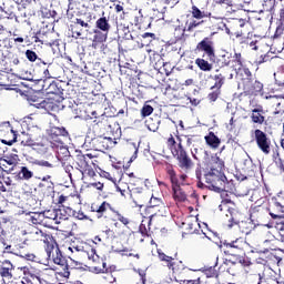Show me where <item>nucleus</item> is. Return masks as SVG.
<instances>
[{
    "label": "nucleus",
    "instance_id": "25",
    "mask_svg": "<svg viewBox=\"0 0 284 284\" xmlns=\"http://www.w3.org/2000/svg\"><path fill=\"white\" fill-rule=\"evenodd\" d=\"M191 12H192V17L194 19H205L207 17H212L211 12L201 11V9H199V7H196V6L192 7V11Z\"/></svg>",
    "mask_w": 284,
    "mask_h": 284
},
{
    "label": "nucleus",
    "instance_id": "47",
    "mask_svg": "<svg viewBox=\"0 0 284 284\" xmlns=\"http://www.w3.org/2000/svg\"><path fill=\"white\" fill-rule=\"evenodd\" d=\"M234 63L239 65V70H243V61H241V53H235L234 54Z\"/></svg>",
    "mask_w": 284,
    "mask_h": 284
},
{
    "label": "nucleus",
    "instance_id": "20",
    "mask_svg": "<svg viewBox=\"0 0 284 284\" xmlns=\"http://www.w3.org/2000/svg\"><path fill=\"white\" fill-rule=\"evenodd\" d=\"M29 237L32 239V241H42V243H48V239H50V235L43 233V231L36 229L31 233H29Z\"/></svg>",
    "mask_w": 284,
    "mask_h": 284
},
{
    "label": "nucleus",
    "instance_id": "27",
    "mask_svg": "<svg viewBox=\"0 0 284 284\" xmlns=\"http://www.w3.org/2000/svg\"><path fill=\"white\" fill-rule=\"evenodd\" d=\"M18 176L22 181H30V179H32V176H34V173L32 171L28 170V166H21Z\"/></svg>",
    "mask_w": 284,
    "mask_h": 284
},
{
    "label": "nucleus",
    "instance_id": "24",
    "mask_svg": "<svg viewBox=\"0 0 284 284\" xmlns=\"http://www.w3.org/2000/svg\"><path fill=\"white\" fill-rule=\"evenodd\" d=\"M213 81H215L214 85L211 87V90L217 89L221 90L223 85H225V75L223 73H217L212 77Z\"/></svg>",
    "mask_w": 284,
    "mask_h": 284
},
{
    "label": "nucleus",
    "instance_id": "32",
    "mask_svg": "<svg viewBox=\"0 0 284 284\" xmlns=\"http://www.w3.org/2000/svg\"><path fill=\"white\" fill-rule=\"evenodd\" d=\"M258 92H263V83L260 81H253L251 91H248L247 94H258Z\"/></svg>",
    "mask_w": 284,
    "mask_h": 284
},
{
    "label": "nucleus",
    "instance_id": "34",
    "mask_svg": "<svg viewBox=\"0 0 284 284\" xmlns=\"http://www.w3.org/2000/svg\"><path fill=\"white\" fill-rule=\"evenodd\" d=\"M221 97V89H211V92L207 94V99L211 103L216 102Z\"/></svg>",
    "mask_w": 284,
    "mask_h": 284
},
{
    "label": "nucleus",
    "instance_id": "22",
    "mask_svg": "<svg viewBox=\"0 0 284 284\" xmlns=\"http://www.w3.org/2000/svg\"><path fill=\"white\" fill-rule=\"evenodd\" d=\"M91 210H92V212L98 213V219H102L104 212H108V210H111V212H112V210H114V209L112 207V205H110V203L103 202L100 206H97L95 209H94V206H92Z\"/></svg>",
    "mask_w": 284,
    "mask_h": 284
},
{
    "label": "nucleus",
    "instance_id": "35",
    "mask_svg": "<svg viewBox=\"0 0 284 284\" xmlns=\"http://www.w3.org/2000/svg\"><path fill=\"white\" fill-rule=\"evenodd\" d=\"M141 116L142 119H145L148 116H150V114H152V112H154V108L148 103H145L142 109H141Z\"/></svg>",
    "mask_w": 284,
    "mask_h": 284
},
{
    "label": "nucleus",
    "instance_id": "38",
    "mask_svg": "<svg viewBox=\"0 0 284 284\" xmlns=\"http://www.w3.org/2000/svg\"><path fill=\"white\" fill-rule=\"evenodd\" d=\"M274 79H275V83H276V85H278V88H284V73L283 72L274 73Z\"/></svg>",
    "mask_w": 284,
    "mask_h": 284
},
{
    "label": "nucleus",
    "instance_id": "30",
    "mask_svg": "<svg viewBox=\"0 0 284 284\" xmlns=\"http://www.w3.org/2000/svg\"><path fill=\"white\" fill-rule=\"evenodd\" d=\"M199 156H200V159H202V163L207 165L213 155L209 151H206L204 149H200L199 150Z\"/></svg>",
    "mask_w": 284,
    "mask_h": 284
},
{
    "label": "nucleus",
    "instance_id": "21",
    "mask_svg": "<svg viewBox=\"0 0 284 284\" xmlns=\"http://www.w3.org/2000/svg\"><path fill=\"white\" fill-rule=\"evenodd\" d=\"M205 142L212 148L213 150H216L219 145H221V139L214 134V132H210L207 135H205Z\"/></svg>",
    "mask_w": 284,
    "mask_h": 284
},
{
    "label": "nucleus",
    "instance_id": "23",
    "mask_svg": "<svg viewBox=\"0 0 284 284\" xmlns=\"http://www.w3.org/2000/svg\"><path fill=\"white\" fill-rule=\"evenodd\" d=\"M145 125L150 132H156V130H159V125H161V119H159V116L150 118L145 121Z\"/></svg>",
    "mask_w": 284,
    "mask_h": 284
},
{
    "label": "nucleus",
    "instance_id": "40",
    "mask_svg": "<svg viewBox=\"0 0 284 284\" xmlns=\"http://www.w3.org/2000/svg\"><path fill=\"white\" fill-rule=\"evenodd\" d=\"M93 272H95V274H105V272H108V264L102 262V266H94Z\"/></svg>",
    "mask_w": 284,
    "mask_h": 284
},
{
    "label": "nucleus",
    "instance_id": "5",
    "mask_svg": "<svg viewBox=\"0 0 284 284\" xmlns=\"http://www.w3.org/2000/svg\"><path fill=\"white\" fill-rule=\"evenodd\" d=\"M19 165V155L11 153L0 158V172L10 174Z\"/></svg>",
    "mask_w": 284,
    "mask_h": 284
},
{
    "label": "nucleus",
    "instance_id": "29",
    "mask_svg": "<svg viewBox=\"0 0 284 284\" xmlns=\"http://www.w3.org/2000/svg\"><path fill=\"white\" fill-rule=\"evenodd\" d=\"M40 14L43 19H54V17H57V11L41 7Z\"/></svg>",
    "mask_w": 284,
    "mask_h": 284
},
{
    "label": "nucleus",
    "instance_id": "62",
    "mask_svg": "<svg viewBox=\"0 0 284 284\" xmlns=\"http://www.w3.org/2000/svg\"><path fill=\"white\" fill-rule=\"evenodd\" d=\"M247 45H250V48H252V50H258V47H256V41H252V40H248V43Z\"/></svg>",
    "mask_w": 284,
    "mask_h": 284
},
{
    "label": "nucleus",
    "instance_id": "43",
    "mask_svg": "<svg viewBox=\"0 0 284 284\" xmlns=\"http://www.w3.org/2000/svg\"><path fill=\"white\" fill-rule=\"evenodd\" d=\"M258 282L257 284H270V278L265 275V271L257 274Z\"/></svg>",
    "mask_w": 284,
    "mask_h": 284
},
{
    "label": "nucleus",
    "instance_id": "8",
    "mask_svg": "<svg viewBox=\"0 0 284 284\" xmlns=\"http://www.w3.org/2000/svg\"><path fill=\"white\" fill-rule=\"evenodd\" d=\"M50 148L55 152L58 161H63V159L70 156V150H68V146H64L61 139L55 140V142H50Z\"/></svg>",
    "mask_w": 284,
    "mask_h": 284
},
{
    "label": "nucleus",
    "instance_id": "41",
    "mask_svg": "<svg viewBox=\"0 0 284 284\" xmlns=\"http://www.w3.org/2000/svg\"><path fill=\"white\" fill-rule=\"evenodd\" d=\"M245 34L243 31L235 32L236 39H240V43H245L246 45L250 43V38L243 37Z\"/></svg>",
    "mask_w": 284,
    "mask_h": 284
},
{
    "label": "nucleus",
    "instance_id": "15",
    "mask_svg": "<svg viewBox=\"0 0 284 284\" xmlns=\"http://www.w3.org/2000/svg\"><path fill=\"white\" fill-rule=\"evenodd\" d=\"M12 270H14V265L10 263V261H4L0 265V275L2 278H7V281H10L12 278Z\"/></svg>",
    "mask_w": 284,
    "mask_h": 284
},
{
    "label": "nucleus",
    "instance_id": "14",
    "mask_svg": "<svg viewBox=\"0 0 284 284\" xmlns=\"http://www.w3.org/2000/svg\"><path fill=\"white\" fill-rule=\"evenodd\" d=\"M58 212V223H61V221H68L70 216L74 215V211L70 206L65 205H59V209H57Z\"/></svg>",
    "mask_w": 284,
    "mask_h": 284
},
{
    "label": "nucleus",
    "instance_id": "18",
    "mask_svg": "<svg viewBox=\"0 0 284 284\" xmlns=\"http://www.w3.org/2000/svg\"><path fill=\"white\" fill-rule=\"evenodd\" d=\"M93 32L92 48H97L99 43H105L108 41V33L99 30H94Z\"/></svg>",
    "mask_w": 284,
    "mask_h": 284
},
{
    "label": "nucleus",
    "instance_id": "59",
    "mask_svg": "<svg viewBox=\"0 0 284 284\" xmlns=\"http://www.w3.org/2000/svg\"><path fill=\"white\" fill-rule=\"evenodd\" d=\"M18 6H28L31 0H13Z\"/></svg>",
    "mask_w": 284,
    "mask_h": 284
},
{
    "label": "nucleus",
    "instance_id": "50",
    "mask_svg": "<svg viewBox=\"0 0 284 284\" xmlns=\"http://www.w3.org/2000/svg\"><path fill=\"white\" fill-rule=\"evenodd\" d=\"M132 146L134 148V154L129 160V163H132V161H136V156L139 154V146H136V143H132Z\"/></svg>",
    "mask_w": 284,
    "mask_h": 284
},
{
    "label": "nucleus",
    "instance_id": "19",
    "mask_svg": "<svg viewBox=\"0 0 284 284\" xmlns=\"http://www.w3.org/2000/svg\"><path fill=\"white\" fill-rule=\"evenodd\" d=\"M95 27L98 30H101V32H104L108 34L110 32L112 26H110V20L105 17H102L95 21Z\"/></svg>",
    "mask_w": 284,
    "mask_h": 284
},
{
    "label": "nucleus",
    "instance_id": "39",
    "mask_svg": "<svg viewBox=\"0 0 284 284\" xmlns=\"http://www.w3.org/2000/svg\"><path fill=\"white\" fill-rule=\"evenodd\" d=\"M113 214L118 217V221L122 223L123 225H130V220L125 216H123L119 211L112 210Z\"/></svg>",
    "mask_w": 284,
    "mask_h": 284
},
{
    "label": "nucleus",
    "instance_id": "3",
    "mask_svg": "<svg viewBox=\"0 0 284 284\" xmlns=\"http://www.w3.org/2000/svg\"><path fill=\"white\" fill-rule=\"evenodd\" d=\"M168 174L172 183L173 199L175 201H179L180 203H183V201L187 200V195L185 194V192H183V189H181V186L179 185V178L176 176V172L170 169L168 171Z\"/></svg>",
    "mask_w": 284,
    "mask_h": 284
},
{
    "label": "nucleus",
    "instance_id": "36",
    "mask_svg": "<svg viewBox=\"0 0 284 284\" xmlns=\"http://www.w3.org/2000/svg\"><path fill=\"white\" fill-rule=\"evenodd\" d=\"M38 152L42 155L50 154V152H52V148L50 146V142L48 144H38Z\"/></svg>",
    "mask_w": 284,
    "mask_h": 284
},
{
    "label": "nucleus",
    "instance_id": "48",
    "mask_svg": "<svg viewBox=\"0 0 284 284\" xmlns=\"http://www.w3.org/2000/svg\"><path fill=\"white\" fill-rule=\"evenodd\" d=\"M247 23V20L245 19H235L234 24L236 28H245V24Z\"/></svg>",
    "mask_w": 284,
    "mask_h": 284
},
{
    "label": "nucleus",
    "instance_id": "13",
    "mask_svg": "<svg viewBox=\"0 0 284 284\" xmlns=\"http://www.w3.org/2000/svg\"><path fill=\"white\" fill-rule=\"evenodd\" d=\"M48 134L52 141L50 143H54L58 141V139H61L60 136H68V130L63 126H51L48 130Z\"/></svg>",
    "mask_w": 284,
    "mask_h": 284
},
{
    "label": "nucleus",
    "instance_id": "4",
    "mask_svg": "<svg viewBox=\"0 0 284 284\" xmlns=\"http://www.w3.org/2000/svg\"><path fill=\"white\" fill-rule=\"evenodd\" d=\"M159 258L163 263H165L166 267L172 271V274L174 276H179L183 270H185V265H183V262H174V257L168 256L165 253L159 252Z\"/></svg>",
    "mask_w": 284,
    "mask_h": 284
},
{
    "label": "nucleus",
    "instance_id": "26",
    "mask_svg": "<svg viewBox=\"0 0 284 284\" xmlns=\"http://www.w3.org/2000/svg\"><path fill=\"white\" fill-rule=\"evenodd\" d=\"M195 63L203 72H212L213 65L212 63L207 62V60L197 58Z\"/></svg>",
    "mask_w": 284,
    "mask_h": 284
},
{
    "label": "nucleus",
    "instance_id": "45",
    "mask_svg": "<svg viewBox=\"0 0 284 284\" xmlns=\"http://www.w3.org/2000/svg\"><path fill=\"white\" fill-rule=\"evenodd\" d=\"M214 3L217 6H225L226 8H232L233 1L232 0H213Z\"/></svg>",
    "mask_w": 284,
    "mask_h": 284
},
{
    "label": "nucleus",
    "instance_id": "61",
    "mask_svg": "<svg viewBox=\"0 0 284 284\" xmlns=\"http://www.w3.org/2000/svg\"><path fill=\"white\" fill-rule=\"evenodd\" d=\"M75 219H79V221H83V220L88 219V216H85V214H83V212H78L75 215Z\"/></svg>",
    "mask_w": 284,
    "mask_h": 284
},
{
    "label": "nucleus",
    "instance_id": "10",
    "mask_svg": "<svg viewBox=\"0 0 284 284\" xmlns=\"http://www.w3.org/2000/svg\"><path fill=\"white\" fill-rule=\"evenodd\" d=\"M50 179H52V176L45 175L38 185L40 192H43L47 196H50V194L54 192V182Z\"/></svg>",
    "mask_w": 284,
    "mask_h": 284
},
{
    "label": "nucleus",
    "instance_id": "46",
    "mask_svg": "<svg viewBox=\"0 0 284 284\" xmlns=\"http://www.w3.org/2000/svg\"><path fill=\"white\" fill-rule=\"evenodd\" d=\"M77 26H81V28L85 29V32L90 30V23L83 21L81 18L75 19Z\"/></svg>",
    "mask_w": 284,
    "mask_h": 284
},
{
    "label": "nucleus",
    "instance_id": "28",
    "mask_svg": "<svg viewBox=\"0 0 284 284\" xmlns=\"http://www.w3.org/2000/svg\"><path fill=\"white\" fill-rule=\"evenodd\" d=\"M220 63L222 68H225L232 63V53L224 52L220 55Z\"/></svg>",
    "mask_w": 284,
    "mask_h": 284
},
{
    "label": "nucleus",
    "instance_id": "58",
    "mask_svg": "<svg viewBox=\"0 0 284 284\" xmlns=\"http://www.w3.org/2000/svg\"><path fill=\"white\" fill-rule=\"evenodd\" d=\"M183 284H201V280H184Z\"/></svg>",
    "mask_w": 284,
    "mask_h": 284
},
{
    "label": "nucleus",
    "instance_id": "33",
    "mask_svg": "<svg viewBox=\"0 0 284 284\" xmlns=\"http://www.w3.org/2000/svg\"><path fill=\"white\" fill-rule=\"evenodd\" d=\"M31 165H39V168H54V165L52 163H50L49 161L45 160H31L30 161Z\"/></svg>",
    "mask_w": 284,
    "mask_h": 284
},
{
    "label": "nucleus",
    "instance_id": "53",
    "mask_svg": "<svg viewBox=\"0 0 284 284\" xmlns=\"http://www.w3.org/2000/svg\"><path fill=\"white\" fill-rule=\"evenodd\" d=\"M197 26H201V22H196V21L190 22L187 27L189 32L194 30V28H197Z\"/></svg>",
    "mask_w": 284,
    "mask_h": 284
},
{
    "label": "nucleus",
    "instance_id": "57",
    "mask_svg": "<svg viewBox=\"0 0 284 284\" xmlns=\"http://www.w3.org/2000/svg\"><path fill=\"white\" fill-rule=\"evenodd\" d=\"M50 88H58L55 91H53V94H63V89H59L57 83L50 84Z\"/></svg>",
    "mask_w": 284,
    "mask_h": 284
},
{
    "label": "nucleus",
    "instance_id": "37",
    "mask_svg": "<svg viewBox=\"0 0 284 284\" xmlns=\"http://www.w3.org/2000/svg\"><path fill=\"white\" fill-rule=\"evenodd\" d=\"M223 245H225V247H233L234 250H241V240L236 239L235 241H232V242L224 241Z\"/></svg>",
    "mask_w": 284,
    "mask_h": 284
},
{
    "label": "nucleus",
    "instance_id": "11",
    "mask_svg": "<svg viewBox=\"0 0 284 284\" xmlns=\"http://www.w3.org/2000/svg\"><path fill=\"white\" fill-rule=\"evenodd\" d=\"M28 101L30 105H33V108H37L38 110H50L52 108V102L43 98L31 97Z\"/></svg>",
    "mask_w": 284,
    "mask_h": 284
},
{
    "label": "nucleus",
    "instance_id": "63",
    "mask_svg": "<svg viewBox=\"0 0 284 284\" xmlns=\"http://www.w3.org/2000/svg\"><path fill=\"white\" fill-rule=\"evenodd\" d=\"M43 75H44V78H47V79H52V74H50V70H49V69H45V70L43 71Z\"/></svg>",
    "mask_w": 284,
    "mask_h": 284
},
{
    "label": "nucleus",
    "instance_id": "49",
    "mask_svg": "<svg viewBox=\"0 0 284 284\" xmlns=\"http://www.w3.org/2000/svg\"><path fill=\"white\" fill-rule=\"evenodd\" d=\"M89 260L93 261V263H97L99 261V255H97V250L92 248L91 253L89 254Z\"/></svg>",
    "mask_w": 284,
    "mask_h": 284
},
{
    "label": "nucleus",
    "instance_id": "44",
    "mask_svg": "<svg viewBox=\"0 0 284 284\" xmlns=\"http://www.w3.org/2000/svg\"><path fill=\"white\" fill-rule=\"evenodd\" d=\"M160 205H163V201H161V199H159V197L152 196L151 200H150V206L151 207H159Z\"/></svg>",
    "mask_w": 284,
    "mask_h": 284
},
{
    "label": "nucleus",
    "instance_id": "55",
    "mask_svg": "<svg viewBox=\"0 0 284 284\" xmlns=\"http://www.w3.org/2000/svg\"><path fill=\"white\" fill-rule=\"evenodd\" d=\"M91 187H95V190H103V183L101 182H93L91 183Z\"/></svg>",
    "mask_w": 284,
    "mask_h": 284
},
{
    "label": "nucleus",
    "instance_id": "54",
    "mask_svg": "<svg viewBox=\"0 0 284 284\" xmlns=\"http://www.w3.org/2000/svg\"><path fill=\"white\" fill-rule=\"evenodd\" d=\"M139 232L142 234V236H148V229L145 227V224L140 225Z\"/></svg>",
    "mask_w": 284,
    "mask_h": 284
},
{
    "label": "nucleus",
    "instance_id": "12",
    "mask_svg": "<svg viewBox=\"0 0 284 284\" xmlns=\"http://www.w3.org/2000/svg\"><path fill=\"white\" fill-rule=\"evenodd\" d=\"M251 121L256 125H263V123H265V111L263 110V106L252 109Z\"/></svg>",
    "mask_w": 284,
    "mask_h": 284
},
{
    "label": "nucleus",
    "instance_id": "31",
    "mask_svg": "<svg viewBox=\"0 0 284 284\" xmlns=\"http://www.w3.org/2000/svg\"><path fill=\"white\" fill-rule=\"evenodd\" d=\"M43 216H44V219H50L51 221H55V223H59L57 209H51V210L44 211Z\"/></svg>",
    "mask_w": 284,
    "mask_h": 284
},
{
    "label": "nucleus",
    "instance_id": "56",
    "mask_svg": "<svg viewBox=\"0 0 284 284\" xmlns=\"http://www.w3.org/2000/svg\"><path fill=\"white\" fill-rule=\"evenodd\" d=\"M23 258H26L27 261H34V258H37V255H34L33 253H27L23 255Z\"/></svg>",
    "mask_w": 284,
    "mask_h": 284
},
{
    "label": "nucleus",
    "instance_id": "9",
    "mask_svg": "<svg viewBox=\"0 0 284 284\" xmlns=\"http://www.w3.org/2000/svg\"><path fill=\"white\" fill-rule=\"evenodd\" d=\"M239 74L242 77V82L240 85L244 90L245 94H248L252 91V84L254 83V80L252 79V71L247 68L239 69Z\"/></svg>",
    "mask_w": 284,
    "mask_h": 284
},
{
    "label": "nucleus",
    "instance_id": "17",
    "mask_svg": "<svg viewBox=\"0 0 284 284\" xmlns=\"http://www.w3.org/2000/svg\"><path fill=\"white\" fill-rule=\"evenodd\" d=\"M210 170H223L225 168V162L219 158L217 154L211 156L210 163L206 164Z\"/></svg>",
    "mask_w": 284,
    "mask_h": 284
},
{
    "label": "nucleus",
    "instance_id": "6",
    "mask_svg": "<svg viewBox=\"0 0 284 284\" xmlns=\"http://www.w3.org/2000/svg\"><path fill=\"white\" fill-rule=\"evenodd\" d=\"M176 161L178 165L181 170H192L194 168V162H192V159L190 155H187V151L183 149V144H179L178 151H176Z\"/></svg>",
    "mask_w": 284,
    "mask_h": 284
},
{
    "label": "nucleus",
    "instance_id": "64",
    "mask_svg": "<svg viewBox=\"0 0 284 284\" xmlns=\"http://www.w3.org/2000/svg\"><path fill=\"white\" fill-rule=\"evenodd\" d=\"M169 145H176V140L173 136L169 138L168 140Z\"/></svg>",
    "mask_w": 284,
    "mask_h": 284
},
{
    "label": "nucleus",
    "instance_id": "2",
    "mask_svg": "<svg viewBox=\"0 0 284 284\" xmlns=\"http://www.w3.org/2000/svg\"><path fill=\"white\" fill-rule=\"evenodd\" d=\"M254 141L263 154H270L272 152V140L261 129L254 131Z\"/></svg>",
    "mask_w": 284,
    "mask_h": 284
},
{
    "label": "nucleus",
    "instance_id": "42",
    "mask_svg": "<svg viewBox=\"0 0 284 284\" xmlns=\"http://www.w3.org/2000/svg\"><path fill=\"white\" fill-rule=\"evenodd\" d=\"M26 57H27L28 61H31V63H34V61H37V59H39L37 55V52H34L32 50H27Z\"/></svg>",
    "mask_w": 284,
    "mask_h": 284
},
{
    "label": "nucleus",
    "instance_id": "1",
    "mask_svg": "<svg viewBox=\"0 0 284 284\" xmlns=\"http://www.w3.org/2000/svg\"><path fill=\"white\" fill-rule=\"evenodd\" d=\"M206 187L213 190V192H225V185L227 184V178L223 173V169H211L204 175Z\"/></svg>",
    "mask_w": 284,
    "mask_h": 284
},
{
    "label": "nucleus",
    "instance_id": "51",
    "mask_svg": "<svg viewBox=\"0 0 284 284\" xmlns=\"http://www.w3.org/2000/svg\"><path fill=\"white\" fill-rule=\"evenodd\" d=\"M201 149H193V150H191V154H192L193 159H195V161H200L201 160V155H199V151Z\"/></svg>",
    "mask_w": 284,
    "mask_h": 284
},
{
    "label": "nucleus",
    "instance_id": "16",
    "mask_svg": "<svg viewBox=\"0 0 284 284\" xmlns=\"http://www.w3.org/2000/svg\"><path fill=\"white\" fill-rule=\"evenodd\" d=\"M52 258L55 265H60L61 267H63V270H68V261L65 260L63 254H61V250L59 248L53 250Z\"/></svg>",
    "mask_w": 284,
    "mask_h": 284
},
{
    "label": "nucleus",
    "instance_id": "52",
    "mask_svg": "<svg viewBox=\"0 0 284 284\" xmlns=\"http://www.w3.org/2000/svg\"><path fill=\"white\" fill-rule=\"evenodd\" d=\"M267 61H270V55H261V57L257 59L258 65H261V63H267Z\"/></svg>",
    "mask_w": 284,
    "mask_h": 284
},
{
    "label": "nucleus",
    "instance_id": "60",
    "mask_svg": "<svg viewBox=\"0 0 284 284\" xmlns=\"http://www.w3.org/2000/svg\"><path fill=\"white\" fill-rule=\"evenodd\" d=\"M185 179H187V175H185V174H182V175H180V178H178L180 186L183 185V183H185Z\"/></svg>",
    "mask_w": 284,
    "mask_h": 284
},
{
    "label": "nucleus",
    "instance_id": "7",
    "mask_svg": "<svg viewBox=\"0 0 284 284\" xmlns=\"http://www.w3.org/2000/svg\"><path fill=\"white\" fill-rule=\"evenodd\" d=\"M197 52H204L207 59L214 61L216 59V54L214 51V42L211 41L210 38H204L201 42L196 44Z\"/></svg>",
    "mask_w": 284,
    "mask_h": 284
}]
</instances>
